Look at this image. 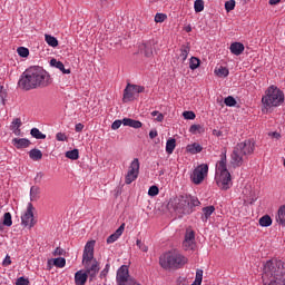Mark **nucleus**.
<instances>
[{"label":"nucleus","mask_w":285,"mask_h":285,"mask_svg":"<svg viewBox=\"0 0 285 285\" xmlns=\"http://www.w3.org/2000/svg\"><path fill=\"white\" fill-rule=\"evenodd\" d=\"M255 153V141L247 139L243 142H238L230 155V164L234 168H239L244 165V161L248 155Z\"/></svg>","instance_id":"39448f33"},{"label":"nucleus","mask_w":285,"mask_h":285,"mask_svg":"<svg viewBox=\"0 0 285 285\" xmlns=\"http://www.w3.org/2000/svg\"><path fill=\"white\" fill-rule=\"evenodd\" d=\"M188 55H190V45H183L180 47V59H183V61H186V59H188Z\"/></svg>","instance_id":"a878e982"},{"label":"nucleus","mask_w":285,"mask_h":285,"mask_svg":"<svg viewBox=\"0 0 285 285\" xmlns=\"http://www.w3.org/2000/svg\"><path fill=\"white\" fill-rule=\"evenodd\" d=\"M185 242H195V232H186L185 234Z\"/></svg>","instance_id":"79ce46f5"},{"label":"nucleus","mask_w":285,"mask_h":285,"mask_svg":"<svg viewBox=\"0 0 285 285\" xmlns=\"http://www.w3.org/2000/svg\"><path fill=\"white\" fill-rule=\"evenodd\" d=\"M215 213V206L210 205L203 208L202 222L206 223L210 219V215Z\"/></svg>","instance_id":"412c9836"},{"label":"nucleus","mask_w":285,"mask_h":285,"mask_svg":"<svg viewBox=\"0 0 285 285\" xmlns=\"http://www.w3.org/2000/svg\"><path fill=\"white\" fill-rule=\"evenodd\" d=\"M184 119H195V114L193 111H184L183 112Z\"/></svg>","instance_id":"8fccbe9b"},{"label":"nucleus","mask_w":285,"mask_h":285,"mask_svg":"<svg viewBox=\"0 0 285 285\" xmlns=\"http://www.w3.org/2000/svg\"><path fill=\"white\" fill-rule=\"evenodd\" d=\"M31 137L35 139H46V135L42 134L39 128H32L30 131Z\"/></svg>","instance_id":"c85d7f7f"},{"label":"nucleus","mask_w":285,"mask_h":285,"mask_svg":"<svg viewBox=\"0 0 285 285\" xmlns=\"http://www.w3.org/2000/svg\"><path fill=\"white\" fill-rule=\"evenodd\" d=\"M186 32H191L193 28L190 26L185 28Z\"/></svg>","instance_id":"e2e57ef3"},{"label":"nucleus","mask_w":285,"mask_h":285,"mask_svg":"<svg viewBox=\"0 0 285 285\" xmlns=\"http://www.w3.org/2000/svg\"><path fill=\"white\" fill-rule=\"evenodd\" d=\"M215 75H217V77H228L229 71L226 67H220L215 70Z\"/></svg>","instance_id":"f704fd0d"},{"label":"nucleus","mask_w":285,"mask_h":285,"mask_svg":"<svg viewBox=\"0 0 285 285\" xmlns=\"http://www.w3.org/2000/svg\"><path fill=\"white\" fill-rule=\"evenodd\" d=\"M29 284H30V281L23 276L19 277L16 281V285H29Z\"/></svg>","instance_id":"a18cd8bd"},{"label":"nucleus","mask_w":285,"mask_h":285,"mask_svg":"<svg viewBox=\"0 0 285 285\" xmlns=\"http://www.w3.org/2000/svg\"><path fill=\"white\" fill-rule=\"evenodd\" d=\"M17 52L19 57L28 58L30 56V50L26 47H18Z\"/></svg>","instance_id":"2f4dec72"},{"label":"nucleus","mask_w":285,"mask_h":285,"mask_svg":"<svg viewBox=\"0 0 285 285\" xmlns=\"http://www.w3.org/2000/svg\"><path fill=\"white\" fill-rule=\"evenodd\" d=\"M263 279L264 285H285V262L277 259L267 261L264 265Z\"/></svg>","instance_id":"7ed1b4c3"},{"label":"nucleus","mask_w":285,"mask_h":285,"mask_svg":"<svg viewBox=\"0 0 285 285\" xmlns=\"http://www.w3.org/2000/svg\"><path fill=\"white\" fill-rule=\"evenodd\" d=\"M66 253V250H63V248L61 247H57L53 252V256L57 257V256H61Z\"/></svg>","instance_id":"603ef678"},{"label":"nucleus","mask_w":285,"mask_h":285,"mask_svg":"<svg viewBox=\"0 0 285 285\" xmlns=\"http://www.w3.org/2000/svg\"><path fill=\"white\" fill-rule=\"evenodd\" d=\"M202 150H204V147L199 142H193L186 146V153H189V155H199Z\"/></svg>","instance_id":"dca6fc26"},{"label":"nucleus","mask_w":285,"mask_h":285,"mask_svg":"<svg viewBox=\"0 0 285 285\" xmlns=\"http://www.w3.org/2000/svg\"><path fill=\"white\" fill-rule=\"evenodd\" d=\"M148 195L149 197H156V195H159V187L155 185L149 187Z\"/></svg>","instance_id":"a19ab883"},{"label":"nucleus","mask_w":285,"mask_h":285,"mask_svg":"<svg viewBox=\"0 0 285 285\" xmlns=\"http://www.w3.org/2000/svg\"><path fill=\"white\" fill-rule=\"evenodd\" d=\"M13 126H17V128H21V119L20 118H16L12 121Z\"/></svg>","instance_id":"13d9d810"},{"label":"nucleus","mask_w":285,"mask_h":285,"mask_svg":"<svg viewBox=\"0 0 285 285\" xmlns=\"http://www.w3.org/2000/svg\"><path fill=\"white\" fill-rule=\"evenodd\" d=\"M30 140L28 138H13L12 145L14 148H18L20 150L21 148H29L30 147Z\"/></svg>","instance_id":"2eb2a0df"},{"label":"nucleus","mask_w":285,"mask_h":285,"mask_svg":"<svg viewBox=\"0 0 285 285\" xmlns=\"http://www.w3.org/2000/svg\"><path fill=\"white\" fill-rule=\"evenodd\" d=\"M95 240H89L85 245L82 253V264L86 268L85 273L89 275L90 279H95L100 271L99 262L95 259Z\"/></svg>","instance_id":"20e7f679"},{"label":"nucleus","mask_w":285,"mask_h":285,"mask_svg":"<svg viewBox=\"0 0 285 285\" xmlns=\"http://www.w3.org/2000/svg\"><path fill=\"white\" fill-rule=\"evenodd\" d=\"M258 223L263 228H268V226L273 225V218L269 215H264L259 218Z\"/></svg>","instance_id":"393cba45"},{"label":"nucleus","mask_w":285,"mask_h":285,"mask_svg":"<svg viewBox=\"0 0 285 285\" xmlns=\"http://www.w3.org/2000/svg\"><path fill=\"white\" fill-rule=\"evenodd\" d=\"M183 246L185 250H193L195 248V240H184Z\"/></svg>","instance_id":"4c0bfd02"},{"label":"nucleus","mask_w":285,"mask_h":285,"mask_svg":"<svg viewBox=\"0 0 285 285\" xmlns=\"http://www.w3.org/2000/svg\"><path fill=\"white\" fill-rule=\"evenodd\" d=\"M158 132H157V129H151L149 131V138L150 139H155V137H157Z\"/></svg>","instance_id":"4d7b16f0"},{"label":"nucleus","mask_w":285,"mask_h":285,"mask_svg":"<svg viewBox=\"0 0 285 285\" xmlns=\"http://www.w3.org/2000/svg\"><path fill=\"white\" fill-rule=\"evenodd\" d=\"M140 52L142 55H145V57H153V42L148 41V42H144L140 46Z\"/></svg>","instance_id":"aec40b11"},{"label":"nucleus","mask_w":285,"mask_h":285,"mask_svg":"<svg viewBox=\"0 0 285 285\" xmlns=\"http://www.w3.org/2000/svg\"><path fill=\"white\" fill-rule=\"evenodd\" d=\"M56 139H57V141H68V136H66V134H63V132H58L56 135Z\"/></svg>","instance_id":"09e8293b"},{"label":"nucleus","mask_w":285,"mask_h":285,"mask_svg":"<svg viewBox=\"0 0 285 285\" xmlns=\"http://www.w3.org/2000/svg\"><path fill=\"white\" fill-rule=\"evenodd\" d=\"M139 177V158H135L130 166L127 175L125 176V184L130 185Z\"/></svg>","instance_id":"9d476101"},{"label":"nucleus","mask_w":285,"mask_h":285,"mask_svg":"<svg viewBox=\"0 0 285 285\" xmlns=\"http://www.w3.org/2000/svg\"><path fill=\"white\" fill-rule=\"evenodd\" d=\"M0 97H3V86L0 85Z\"/></svg>","instance_id":"0e129e2a"},{"label":"nucleus","mask_w":285,"mask_h":285,"mask_svg":"<svg viewBox=\"0 0 285 285\" xmlns=\"http://www.w3.org/2000/svg\"><path fill=\"white\" fill-rule=\"evenodd\" d=\"M199 128H202V126L191 125L190 128H189V132H191V135H197V130H199Z\"/></svg>","instance_id":"3c124183"},{"label":"nucleus","mask_w":285,"mask_h":285,"mask_svg":"<svg viewBox=\"0 0 285 285\" xmlns=\"http://www.w3.org/2000/svg\"><path fill=\"white\" fill-rule=\"evenodd\" d=\"M262 104L265 108H277L284 104V91L275 86L268 87L266 95L262 98Z\"/></svg>","instance_id":"0eeeda50"},{"label":"nucleus","mask_w":285,"mask_h":285,"mask_svg":"<svg viewBox=\"0 0 285 285\" xmlns=\"http://www.w3.org/2000/svg\"><path fill=\"white\" fill-rule=\"evenodd\" d=\"M45 41L50 46L51 48H57L59 46V40L55 36L45 35Z\"/></svg>","instance_id":"bb28decb"},{"label":"nucleus","mask_w":285,"mask_h":285,"mask_svg":"<svg viewBox=\"0 0 285 285\" xmlns=\"http://www.w3.org/2000/svg\"><path fill=\"white\" fill-rule=\"evenodd\" d=\"M225 106H228L229 108H233L237 106V100L233 96H228L224 100Z\"/></svg>","instance_id":"473e14b6"},{"label":"nucleus","mask_w":285,"mask_h":285,"mask_svg":"<svg viewBox=\"0 0 285 285\" xmlns=\"http://www.w3.org/2000/svg\"><path fill=\"white\" fill-rule=\"evenodd\" d=\"M144 90H146L144 86L128 83L124 90L122 99L124 101H132V99H135V95H139L140 92H144Z\"/></svg>","instance_id":"9b49d317"},{"label":"nucleus","mask_w":285,"mask_h":285,"mask_svg":"<svg viewBox=\"0 0 285 285\" xmlns=\"http://www.w3.org/2000/svg\"><path fill=\"white\" fill-rule=\"evenodd\" d=\"M2 228H3V225L0 224V230H2Z\"/></svg>","instance_id":"69168bd1"},{"label":"nucleus","mask_w":285,"mask_h":285,"mask_svg":"<svg viewBox=\"0 0 285 285\" xmlns=\"http://www.w3.org/2000/svg\"><path fill=\"white\" fill-rule=\"evenodd\" d=\"M225 10L226 12H230L235 10V0H228L225 2Z\"/></svg>","instance_id":"58836bf2"},{"label":"nucleus","mask_w":285,"mask_h":285,"mask_svg":"<svg viewBox=\"0 0 285 285\" xmlns=\"http://www.w3.org/2000/svg\"><path fill=\"white\" fill-rule=\"evenodd\" d=\"M10 264H12V259H10V255L7 254V256L2 261V266H10Z\"/></svg>","instance_id":"864d4df0"},{"label":"nucleus","mask_w":285,"mask_h":285,"mask_svg":"<svg viewBox=\"0 0 285 285\" xmlns=\"http://www.w3.org/2000/svg\"><path fill=\"white\" fill-rule=\"evenodd\" d=\"M121 124H124V120H115L111 125V129L119 130V128H121Z\"/></svg>","instance_id":"de8ad7c7"},{"label":"nucleus","mask_w":285,"mask_h":285,"mask_svg":"<svg viewBox=\"0 0 285 285\" xmlns=\"http://www.w3.org/2000/svg\"><path fill=\"white\" fill-rule=\"evenodd\" d=\"M176 147H177V140L175 138L168 139L166 142L167 155H173V153H175Z\"/></svg>","instance_id":"b1692460"},{"label":"nucleus","mask_w":285,"mask_h":285,"mask_svg":"<svg viewBox=\"0 0 285 285\" xmlns=\"http://www.w3.org/2000/svg\"><path fill=\"white\" fill-rule=\"evenodd\" d=\"M86 282H88V273H83V271H78L75 274V284L76 285H86Z\"/></svg>","instance_id":"f3484780"},{"label":"nucleus","mask_w":285,"mask_h":285,"mask_svg":"<svg viewBox=\"0 0 285 285\" xmlns=\"http://www.w3.org/2000/svg\"><path fill=\"white\" fill-rule=\"evenodd\" d=\"M50 66L51 68H57L58 70H60V72H62V75H70V68L66 69V66L63 65V62H61L60 60H57L56 58H52L50 60Z\"/></svg>","instance_id":"ddd939ff"},{"label":"nucleus","mask_w":285,"mask_h":285,"mask_svg":"<svg viewBox=\"0 0 285 285\" xmlns=\"http://www.w3.org/2000/svg\"><path fill=\"white\" fill-rule=\"evenodd\" d=\"M177 285H188V281L184 277H178Z\"/></svg>","instance_id":"5fc2aeb1"},{"label":"nucleus","mask_w":285,"mask_h":285,"mask_svg":"<svg viewBox=\"0 0 285 285\" xmlns=\"http://www.w3.org/2000/svg\"><path fill=\"white\" fill-rule=\"evenodd\" d=\"M195 12H204V0H196L194 2Z\"/></svg>","instance_id":"c9c22d12"},{"label":"nucleus","mask_w":285,"mask_h":285,"mask_svg":"<svg viewBox=\"0 0 285 285\" xmlns=\"http://www.w3.org/2000/svg\"><path fill=\"white\" fill-rule=\"evenodd\" d=\"M208 175V166L206 164H202L196 167L191 174V181L196 185L202 184L205 177Z\"/></svg>","instance_id":"f8f14e48"},{"label":"nucleus","mask_w":285,"mask_h":285,"mask_svg":"<svg viewBox=\"0 0 285 285\" xmlns=\"http://www.w3.org/2000/svg\"><path fill=\"white\" fill-rule=\"evenodd\" d=\"M244 1V3H246V1H248V0H243Z\"/></svg>","instance_id":"338daca9"},{"label":"nucleus","mask_w":285,"mask_h":285,"mask_svg":"<svg viewBox=\"0 0 285 285\" xmlns=\"http://www.w3.org/2000/svg\"><path fill=\"white\" fill-rule=\"evenodd\" d=\"M166 19H168V16H166L165 13H156L155 16L156 23H164Z\"/></svg>","instance_id":"ea45409f"},{"label":"nucleus","mask_w":285,"mask_h":285,"mask_svg":"<svg viewBox=\"0 0 285 285\" xmlns=\"http://www.w3.org/2000/svg\"><path fill=\"white\" fill-rule=\"evenodd\" d=\"M39 193H41V189L38 186H31L30 188V200L37 202L39 199Z\"/></svg>","instance_id":"cd10ccee"},{"label":"nucleus","mask_w":285,"mask_h":285,"mask_svg":"<svg viewBox=\"0 0 285 285\" xmlns=\"http://www.w3.org/2000/svg\"><path fill=\"white\" fill-rule=\"evenodd\" d=\"M282 0H269V6H277Z\"/></svg>","instance_id":"052dcab7"},{"label":"nucleus","mask_w":285,"mask_h":285,"mask_svg":"<svg viewBox=\"0 0 285 285\" xmlns=\"http://www.w3.org/2000/svg\"><path fill=\"white\" fill-rule=\"evenodd\" d=\"M226 150L222 153L220 160L216 165V184L222 190H228L233 186V179L230 177V171L226 165Z\"/></svg>","instance_id":"423d86ee"},{"label":"nucleus","mask_w":285,"mask_h":285,"mask_svg":"<svg viewBox=\"0 0 285 285\" xmlns=\"http://www.w3.org/2000/svg\"><path fill=\"white\" fill-rule=\"evenodd\" d=\"M67 159H72L73 161L79 159V149H72L66 153Z\"/></svg>","instance_id":"c756f323"},{"label":"nucleus","mask_w":285,"mask_h":285,"mask_svg":"<svg viewBox=\"0 0 285 285\" xmlns=\"http://www.w3.org/2000/svg\"><path fill=\"white\" fill-rule=\"evenodd\" d=\"M273 137H275L276 139H279L282 137V135H279V132L275 131L272 134Z\"/></svg>","instance_id":"680f3d73"},{"label":"nucleus","mask_w":285,"mask_h":285,"mask_svg":"<svg viewBox=\"0 0 285 285\" xmlns=\"http://www.w3.org/2000/svg\"><path fill=\"white\" fill-rule=\"evenodd\" d=\"M125 228H126V224H121L119 226V228L114 234L108 236L107 244H115V242H117L119 239V237H121V235H124Z\"/></svg>","instance_id":"4468645a"},{"label":"nucleus","mask_w":285,"mask_h":285,"mask_svg":"<svg viewBox=\"0 0 285 285\" xmlns=\"http://www.w3.org/2000/svg\"><path fill=\"white\" fill-rule=\"evenodd\" d=\"M52 83L50 73L39 66L29 67L22 72L18 81L21 90H37V88H48Z\"/></svg>","instance_id":"f257e3e1"},{"label":"nucleus","mask_w":285,"mask_h":285,"mask_svg":"<svg viewBox=\"0 0 285 285\" xmlns=\"http://www.w3.org/2000/svg\"><path fill=\"white\" fill-rule=\"evenodd\" d=\"M151 117H156L155 121H164V114L159 111H153Z\"/></svg>","instance_id":"c03bdc74"},{"label":"nucleus","mask_w":285,"mask_h":285,"mask_svg":"<svg viewBox=\"0 0 285 285\" xmlns=\"http://www.w3.org/2000/svg\"><path fill=\"white\" fill-rule=\"evenodd\" d=\"M53 266H56L57 268H63V266H66V258L63 257L55 258Z\"/></svg>","instance_id":"e433bc0d"},{"label":"nucleus","mask_w":285,"mask_h":285,"mask_svg":"<svg viewBox=\"0 0 285 285\" xmlns=\"http://www.w3.org/2000/svg\"><path fill=\"white\" fill-rule=\"evenodd\" d=\"M200 204L199 199L195 196L180 195L169 199L167 210H169V213H175L179 219H181V217L186 215H193L195 208Z\"/></svg>","instance_id":"f03ea898"},{"label":"nucleus","mask_w":285,"mask_h":285,"mask_svg":"<svg viewBox=\"0 0 285 285\" xmlns=\"http://www.w3.org/2000/svg\"><path fill=\"white\" fill-rule=\"evenodd\" d=\"M200 60L197 57H191L189 60V68L190 70H197L199 68Z\"/></svg>","instance_id":"7c9ffc66"},{"label":"nucleus","mask_w":285,"mask_h":285,"mask_svg":"<svg viewBox=\"0 0 285 285\" xmlns=\"http://www.w3.org/2000/svg\"><path fill=\"white\" fill-rule=\"evenodd\" d=\"M29 157L32 161H41L43 159V153L40 149L33 148L29 151Z\"/></svg>","instance_id":"4be33fe9"},{"label":"nucleus","mask_w":285,"mask_h":285,"mask_svg":"<svg viewBox=\"0 0 285 285\" xmlns=\"http://www.w3.org/2000/svg\"><path fill=\"white\" fill-rule=\"evenodd\" d=\"M76 132H81L83 130V124L79 122L75 127Z\"/></svg>","instance_id":"6e6d98bb"},{"label":"nucleus","mask_w":285,"mask_h":285,"mask_svg":"<svg viewBox=\"0 0 285 285\" xmlns=\"http://www.w3.org/2000/svg\"><path fill=\"white\" fill-rule=\"evenodd\" d=\"M42 179H43V173L40 171V173L37 174L36 178H35V181H38V183H39V181H41Z\"/></svg>","instance_id":"bf43d9fd"},{"label":"nucleus","mask_w":285,"mask_h":285,"mask_svg":"<svg viewBox=\"0 0 285 285\" xmlns=\"http://www.w3.org/2000/svg\"><path fill=\"white\" fill-rule=\"evenodd\" d=\"M276 222L279 226H285V205H282L276 215Z\"/></svg>","instance_id":"5701e85b"},{"label":"nucleus","mask_w":285,"mask_h":285,"mask_svg":"<svg viewBox=\"0 0 285 285\" xmlns=\"http://www.w3.org/2000/svg\"><path fill=\"white\" fill-rule=\"evenodd\" d=\"M122 125L129 126V128H136V129L141 128L144 126V124H141V121L135 120L132 118H124Z\"/></svg>","instance_id":"6ab92c4d"},{"label":"nucleus","mask_w":285,"mask_h":285,"mask_svg":"<svg viewBox=\"0 0 285 285\" xmlns=\"http://www.w3.org/2000/svg\"><path fill=\"white\" fill-rule=\"evenodd\" d=\"M2 224L3 226H8V227L12 226V214L4 213Z\"/></svg>","instance_id":"72a5a7b5"},{"label":"nucleus","mask_w":285,"mask_h":285,"mask_svg":"<svg viewBox=\"0 0 285 285\" xmlns=\"http://www.w3.org/2000/svg\"><path fill=\"white\" fill-rule=\"evenodd\" d=\"M35 206H32V203H29L27 206L26 213L21 216V224L22 226L35 228V225L37 224V220H35Z\"/></svg>","instance_id":"1a4fd4ad"},{"label":"nucleus","mask_w":285,"mask_h":285,"mask_svg":"<svg viewBox=\"0 0 285 285\" xmlns=\"http://www.w3.org/2000/svg\"><path fill=\"white\" fill-rule=\"evenodd\" d=\"M232 55L239 57L245 50L244 43L242 42H233L229 47Z\"/></svg>","instance_id":"a211bd4d"},{"label":"nucleus","mask_w":285,"mask_h":285,"mask_svg":"<svg viewBox=\"0 0 285 285\" xmlns=\"http://www.w3.org/2000/svg\"><path fill=\"white\" fill-rule=\"evenodd\" d=\"M109 271H110V264H107L105 268L100 272V278L104 279V277H107Z\"/></svg>","instance_id":"49530a36"},{"label":"nucleus","mask_w":285,"mask_h":285,"mask_svg":"<svg viewBox=\"0 0 285 285\" xmlns=\"http://www.w3.org/2000/svg\"><path fill=\"white\" fill-rule=\"evenodd\" d=\"M186 257L175 250L168 252L159 258V264L165 271H168V268H181V266L186 265Z\"/></svg>","instance_id":"6e6552de"},{"label":"nucleus","mask_w":285,"mask_h":285,"mask_svg":"<svg viewBox=\"0 0 285 285\" xmlns=\"http://www.w3.org/2000/svg\"><path fill=\"white\" fill-rule=\"evenodd\" d=\"M136 246H138V248L142 250V253H148V246L141 243V239L136 240Z\"/></svg>","instance_id":"37998d69"}]
</instances>
